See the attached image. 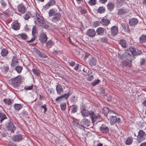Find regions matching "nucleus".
<instances>
[{"label":"nucleus","mask_w":146,"mask_h":146,"mask_svg":"<svg viewBox=\"0 0 146 146\" xmlns=\"http://www.w3.org/2000/svg\"><path fill=\"white\" fill-rule=\"evenodd\" d=\"M22 77L21 76L18 75L15 78L11 79V83L14 87H17L19 86L21 82Z\"/></svg>","instance_id":"1"},{"label":"nucleus","mask_w":146,"mask_h":146,"mask_svg":"<svg viewBox=\"0 0 146 146\" xmlns=\"http://www.w3.org/2000/svg\"><path fill=\"white\" fill-rule=\"evenodd\" d=\"M109 118L110 122L111 125H114L115 123H119L121 122L120 119L116 116L110 115Z\"/></svg>","instance_id":"2"},{"label":"nucleus","mask_w":146,"mask_h":146,"mask_svg":"<svg viewBox=\"0 0 146 146\" xmlns=\"http://www.w3.org/2000/svg\"><path fill=\"white\" fill-rule=\"evenodd\" d=\"M90 116L91 119L92 123H94L100 117V115L99 114H95L92 111H91V114Z\"/></svg>","instance_id":"3"},{"label":"nucleus","mask_w":146,"mask_h":146,"mask_svg":"<svg viewBox=\"0 0 146 146\" xmlns=\"http://www.w3.org/2000/svg\"><path fill=\"white\" fill-rule=\"evenodd\" d=\"M90 123L88 119L85 118L82 119L80 122L82 127H86L90 125Z\"/></svg>","instance_id":"4"},{"label":"nucleus","mask_w":146,"mask_h":146,"mask_svg":"<svg viewBox=\"0 0 146 146\" xmlns=\"http://www.w3.org/2000/svg\"><path fill=\"white\" fill-rule=\"evenodd\" d=\"M61 17L60 13L57 14L56 15L54 16L52 19V21L56 23L61 21Z\"/></svg>","instance_id":"5"},{"label":"nucleus","mask_w":146,"mask_h":146,"mask_svg":"<svg viewBox=\"0 0 146 146\" xmlns=\"http://www.w3.org/2000/svg\"><path fill=\"white\" fill-rule=\"evenodd\" d=\"M17 8L18 11L21 13L23 14L25 12L26 7L23 3L19 4Z\"/></svg>","instance_id":"6"},{"label":"nucleus","mask_w":146,"mask_h":146,"mask_svg":"<svg viewBox=\"0 0 146 146\" xmlns=\"http://www.w3.org/2000/svg\"><path fill=\"white\" fill-rule=\"evenodd\" d=\"M96 34V32L94 29H90L87 31L86 32V35L91 38L94 37Z\"/></svg>","instance_id":"7"},{"label":"nucleus","mask_w":146,"mask_h":146,"mask_svg":"<svg viewBox=\"0 0 146 146\" xmlns=\"http://www.w3.org/2000/svg\"><path fill=\"white\" fill-rule=\"evenodd\" d=\"M47 39V38L46 35L44 33H42L40 35L39 40L42 43H45Z\"/></svg>","instance_id":"8"},{"label":"nucleus","mask_w":146,"mask_h":146,"mask_svg":"<svg viewBox=\"0 0 146 146\" xmlns=\"http://www.w3.org/2000/svg\"><path fill=\"white\" fill-rule=\"evenodd\" d=\"M125 52L129 55H131V54L133 55H137L135 48L133 47H130L129 49L126 50Z\"/></svg>","instance_id":"9"},{"label":"nucleus","mask_w":146,"mask_h":146,"mask_svg":"<svg viewBox=\"0 0 146 146\" xmlns=\"http://www.w3.org/2000/svg\"><path fill=\"white\" fill-rule=\"evenodd\" d=\"M7 129L9 131L13 132L15 130V127L11 122L8 123L7 125Z\"/></svg>","instance_id":"10"},{"label":"nucleus","mask_w":146,"mask_h":146,"mask_svg":"<svg viewBox=\"0 0 146 146\" xmlns=\"http://www.w3.org/2000/svg\"><path fill=\"white\" fill-rule=\"evenodd\" d=\"M12 28L15 30H18L20 28L19 23L17 21H15L12 24Z\"/></svg>","instance_id":"11"},{"label":"nucleus","mask_w":146,"mask_h":146,"mask_svg":"<svg viewBox=\"0 0 146 146\" xmlns=\"http://www.w3.org/2000/svg\"><path fill=\"white\" fill-rule=\"evenodd\" d=\"M1 69L2 73L3 74H5L9 71V66L7 65H4L1 67Z\"/></svg>","instance_id":"12"},{"label":"nucleus","mask_w":146,"mask_h":146,"mask_svg":"<svg viewBox=\"0 0 146 146\" xmlns=\"http://www.w3.org/2000/svg\"><path fill=\"white\" fill-rule=\"evenodd\" d=\"M145 135V133L142 130H140L139 131L138 135V138L141 140H144L145 139L144 137Z\"/></svg>","instance_id":"13"},{"label":"nucleus","mask_w":146,"mask_h":146,"mask_svg":"<svg viewBox=\"0 0 146 146\" xmlns=\"http://www.w3.org/2000/svg\"><path fill=\"white\" fill-rule=\"evenodd\" d=\"M91 111H89L87 110L83 109L82 110L81 113L83 116L87 117L90 115Z\"/></svg>","instance_id":"14"},{"label":"nucleus","mask_w":146,"mask_h":146,"mask_svg":"<svg viewBox=\"0 0 146 146\" xmlns=\"http://www.w3.org/2000/svg\"><path fill=\"white\" fill-rule=\"evenodd\" d=\"M128 11L127 8L123 7L119 10L117 14L119 15H122L128 12Z\"/></svg>","instance_id":"15"},{"label":"nucleus","mask_w":146,"mask_h":146,"mask_svg":"<svg viewBox=\"0 0 146 146\" xmlns=\"http://www.w3.org/2000/svg\"><path fill=\"white\" fill-rule=\"evenodd\" d=\"M36 26L34 27L33 28V31H32V34L33 36V37L31 39L29 40H28L27 41V42H33L35 39V33L36 32Z\"/></svg>","instance_id":"16"},{"label":"nucleus","mask_w":146,"mask_h":146,"mask_svg":"<svg viewBox=\"0 0 146 146\" xmlns=\"http://www.w3.org/2000/svg\"><path fill=\"white\" fill-rule=\"evenodd\" d=\"M49 17H52L56 15V14H58L57 13V10L53 9L49 10L48 12Z\"/></svg>","instance_id":"17"},{"label":"nucleus","mask_w":146,"mask_h":146,"mask_svg":"<svg viewBox=\"0 0 146 146\" xmlns=\"http://www.w3.org/2000/svg\"><path fill=\"white\" fill-rule=\"evenodd\" d=\"M89 64L91 66H96V60L94 58H90L89 59Z\"/></svg>","instance_id":"18"},{"label":"nucleus","mask_w":146,"mask_h":146,"mask_svg":"<svg viewBox=\"0 0 146 146\" xmlns=\"http://www.w3.org/2000/svg\"><path fill=\"white\" fill-rule=\"evenodd\" d=\"M105 31V29L102 27H99L96 30V33L98 35H102L104 33Z\"/></svg>","instance_id":"19"},{"label":"nucleus","mask_w":146,"mask_h":146,"mask_svg":"<svg viewBox=\"0 0 146 146\" xmlns=\"http://www.w3.org/2000/svg\"><path fill=\"white\" fill-rule=\"evenodd\" d=\"M111 31L112 35L113 36L116 35L118 32L117 27L116 26H113L111 28Z\"/></svg>","instance_id":"20"},{"label":"nucleus","mask_w":146,"mask_h":146,"mask_svg":"<svg viewBox=\"0 0 146 146\" xmlns=\"http://www.w3.org/2000/svg\"><path fill=\"white\" fill-rule=\"evenodd\" d=\"M138 22V21L137 19L133 18L129 20V24L131 26H134L136 25Z\"/></svg>","instance_id":"21"},{"label":"nucleus","mask_w":146,"mask_h":146,"mask_svg":"<svg viewBox=\"0 0 146 146\" xmlns=\"http://www.w3.org/2000/svg\"><path fill=\"white\" fill-rule=\"evenodd\" d=\"M69 95V93H67L66 94H65L64 95H62L60 97H58L56 99V101H61L62 99L63 98H66V99H67Z\"/></svg>","instance_id":"22"},{"label":"nucleus","mask_w":146,"mask_h":146,"mask_svg":"<svg viewBox=\"0 0 146 146\" xmlns=\"http://www.w3.org/2000/svg\"><path fill=\"white\" fill-rule=\"evenodd\" d=\"M56 90L58 94L61 95L63 91V89L60 85L58 84L56 86Z\"/></svg>","instance_id":"23"},{"label":"nucleus","mask_w":146,"mask_h":146,"mask_svg":"<svg viewBox=\"0 0 146 146\" xmlns=\"http://www.w3.org/2000/svg\"><path fill=\"white\" fill-rule=\"evenodd\" d=\"M22 137L21 135H20L13 136L12 138V139L15 141L17 142L22 139Z\"/></svg>","instance_id":"24"},{"label":"nucleus","mask_w":146,"mask_h":146,"mask_svg":"<svg viewBox=\"0 0 146 146\" xmlns=\"http://www.w3.org/2000/svg\"><path fill=\"white\" fill-rule=\"evenodd\" d=\"M100 129L101 131L105 133H106L109 130L108 128L104 125H102Z\"/></svg>","instance_id":"25"},{"label":"nucleus","mask_w":146,"mask_h":146,"mask_svg":"<svg viewBox=\"0 0 146 146\" xmlns=\"http://www.w3.org/2000/svg\"><path fill=\"white\" fill-rule=\"evenodd\" d=\"M18 62L17 58L15 56L13 57L12 61L11 66H14L17 65Z\"/></svg>","instance_id":"26"},{"label":"nucleus","mask_w":146,"mask_h":146,"mask_svg":"<svg viewBox=\"0 0 146 146\" xmlns=\"http://www.w3.org/2000/svg\"><path fill=\"white\" fill-rule=\"evenodd\" d=\"M101 23L103 25L107 26L110 23V21L109 20L105 18H103L102 19L101 21Z\"/></svg>","instance_id":"27"},{"label":"nucleus","mask_w":146,"mask_h":146,"mask_svg":"<svg viewBox=\"0 0 146 146\" xmlns=\"http://www.w3.org/2000/svg\"><path fill=\"white\" fill-rule=\"evenodd\" d=\"M7 118V117L5 114L2 112L0 111V121L1 123L4 119Z\"/></svg>","instance_id":"28"},{"label":"nucleus","mask_w":146,"mask_h":146,"mask_svg":"<svg viewBox=\"0 0 146 146\" xmlns=\"http://www.w3.org/2000/svg\"><path fill=\"white\" fill-rule=\"evenodd\" d=\"M12 12L11 9H7L5 12V16L7 17H9L12 15Z\"/></svg>","instance_id":"29"},{"label":"nucleus","mask_w":146,"mask_h":146,"mask_svg":"<svg viewBox=\"0 0 146 146\" xmlns=\"http://www.w3.org/2000/svg\"><path fill=\"white\" fill-rule=\"evenodd\" d=\"M8 53V51L5 48H4L2 49L1 51V56H6Z\"/></svg>","instance_id":"30"},{"label":"nucleus","mask_w":146,"mask_h":146,"mask_svg":"<svg viewBox=\"0 0 146 146\" xmlns=\"http://www.w3.org/2000/svg\"><path fill=\"white\" fill-rule=\"evenodd\" d=\"M35 19L38 22L39 25H40V24L42 23L44 20L42 19L41 17L40 16H37L35 18Z\"/></svg>","instance_id":"31"},{"label":"nucleus","mask_w":146,"mask_h":146,"mask_svg":"<svg viewBox=\"0 0 146 146\" xmlns=\"http://www.w3.org/2000/svg\"><path fill=\"white\" fill-rule=\"evenodd\" d=\"M107 6L108 9L111 11L113 9L114 5L113 3L110 2L108 4Z\"/></svg>","instance_id":"32"},{"label":"nucleus","mask_w":146,"mask_h":146,"mask_svg":"<svg viewBox=\"0 0 146 146\" xmlns=\"http://www.w3.org/2000/svg\"><path fill=\"white\" fill-rule=\"evenodd\" d=\"M14 107L16 110L18 111L22 108V106L20 104H15L14 105Z\"/></svg>","instance_id":"33"},{"label":"nucleus","mask_w":146,"mask_h":146,"mask_svg":"<svg viewBox=\"0 0 146 146\" xmlns=\"http://www.w3.org/2000/svg\"><path fill=\"white\" fill-rule=\"evenodd\" d=\"M22 68L23 67L22 66H16L15 69L18 73L19 74L21 73Z\"/></svg>","instance_id":"34"},{"label":"nucleus","mask_w":146,"mask_h":146,"mask_svg":"<svg viewBox=\"0 0 146 146\" xmlns=\"http://www.w3.org/2000/svg\"><path fill=\"white\" fill-rule=\"evenodd\" d=\"M146 40V36L144 35H142L139 38L140 42L141 43H143L145 42Z\"/></svg>","instance_id":"35"},{"label":"nucleus","mask_w":146,"mask_h":146,"mask_svg":"<svg viewBox=\"0 0 146 146\" xmlns=\"http://www.w3.org/2000/svg\"><path fill=\"white\" fill-rule=\"evenodd\" d=\"M119 43L122 46L123 48L126 47V42L124 40H121L119 41Z\"/></svg>","instance_id":"36"},{"label":"nucleus","mask_w":146,"mask_h":146,"mask_svg":"<svg viewBox=\"0 0 146 146\" xmlns=\"http://www.w3.org/2000/svg\"><path fill=\"white\" fill-rule=\"evenodd\" d=\"M133 139L131 137H128L125 142L126 144L127 145L131 144L132 142Z\"/></svg>","instance_id":"37"},{"label":"nucleus","mask_w":146,"mask_h":146,"mask_svg":"<svg viewBox=\"0 0 146 146\" xmlns=\"http://www.w3.org/2000/svg\"><path fill=\"white\" fill-rule=\"evenodd\" d=\"M54 44L52 41L50 40L48 41L46 44V46L48 48H50Z\"/></svg>","instance_id":"38"},{"label":"nucleus","mask_w":146,"mask_h":146,"mask_svg":"<svg viewBox=\"0 0 146 146\" xmlns=\"http://www.w3.org/2000/svg\"><path fill=\"white\" fill-rule=\"evenodd\" d=\"M105 9L103 7H100L98 9V12L102 13H104L105 11Z\"/></svg>","instance_id":"39"},{"label":"nucleus","mask_w":146,"mask_h":146,"mask_svg":"<svg viewBox=\"0 0 146 146\" xmlns=\"http://www.w3.org/2000/svg\"><path fill=\"white\" fill-rule=\"evenodd\" d=\"M71 110L73 113L76 112L77 110V106L75 105H72L71 107Z\"/></svg>","instance_id":"40"},{"label":"nucleus","mask_w":146,"mask_h":146,"mask_svg":"<svg viewBox=\"0 0 146 146\" xmlns=\"http://www.w3.org/2000/svg\"><path fill=\"white\" fill-rule=\"evenodd\" d=\"M4 102H5V104L8 105H10L11 104V100L7 99H4L3 100Z\"/></svg>","instance_id":"41"},{"label":"nucleus","mask_w":146,"mask_h":146,"mask_svg":"<svg viewBox=\"0 0 146 146\" xmlns=\"http://www.w3.org/2000/svg\"><path fill=\"white\" fill-rule=\"evenodd\" d=\"M19 35L23 40L26 39L27 37V35L25 33H21L19 34Z\"/></svg>","instance_id":"42"},{"label":"nucleus","mask_w":146,"mask_h":146,"mask_svg":"<svg viewBox=\"0 0 146 146\" xmlns=\"http://www.w3.org/2000/svg\"><path fill=\"white\" fill-rule=\"evenodd\" d=\"M109 109L107 108H104L103 109V113L105 115H106L108 112H109Z\"/></svg>","instance_id":"43"},{"label":"nucleus","mask_w":146,"mask_h":146,"mask_svg":"<svg viewBox=\"0 0 146 146\" xmlns=\"http://www.w3.org/2000/svg\"><path fill=\"white\" fill-rule=\"evenodd\" d=\"M101 23V21H96L94 22L93 24V27H96L97 26H98L100 25V24Z\"/></svg>","instance_id":"44"},{"label":"nucleus","mask_w":146,"mask_h":146,"mask_svg":"<svg viewBox=\"0 0 146 146\" xmlns=\"http://www.w3.org/2000/svg\"><path fill=\"white\" fill-rule=\"evenodd\" d=\"M40 27L43 28H48V25L44 23V21L40 24V25H39Z\"/></svg>","instance_id":"45"},{"label":"nucleus","mask_w":146,"mask_h":146,"mask_svg":"<svg viewBox=\"0 0 146 146\" xmlns=\"http://www.w3.org/2000/svg\"><path fill=\"white\" fill-rule=\"evenodd\" d=\"M96 0H90L88 2L89 4L91 5H94L96 4Z\"/></svg>","instance_id":"46"},{"label":"nucleus","mask_w":146,"mask_h":146,"mask_svg":"<svg viewBox=\"0 0 146 146\" xmlns=\"http://www.w3.org/2000/svg\"><path fill=\"white\" fill-rule=\"evenodd\" d=\"M100 82V80L98 79L95 80L92 83V86H94L98 84Z\"/></svg>","instance_id":"47"},{"label":"nucleus","mask_w":146,"mask_h":146,"mask_svg":"<svg viewBox=\"0 0 146 146\" xmlns=\"http://www.w3.org/2000/svg\"><path fill=\"white\" fill-rule=\"evenodd\" d=\"M60 104L62 110H64L66 108V104L65 103H62V104L61 103Z\"/></svg>","instance_id":"48"},{"label":"nucleus","mask_w":146,"mask_h":146,"mask_svg":"<svg viewBox=\"0 0 146 146\" xmlns=\"http://www.w3.org/2000/svg\"><path fill=\"white\" fill-rule=\"evenodd\" d=\"M33 85L32 84L30 86H26L24 88V89L26 90H32L33 88Z\"/></svg>","instance_id":"49"},{"label":"nucleus","mask_w":146,"mask_h":146,"mask_svg":"<svg viewBox=\"0 0 146 146\" xmlns=\"http://www.w3.org/2000/svg\"><path fill=\"white\" fill-rule=\"evenodd\" d=\"M33 72V73L36 75L37 76H39L40 75V73L37 70H36L34 68L32 70Z\"/></svg>","instance_id":"50"},{"label":"nucleus","mask_w":146,"mask_h":146,"mask_svg":"<svg viewBox=\"0 0 146 146\" xmlns=\"http://www.w3.org/2000/svg\"><path fill=\"white\" fill-rule=\"evenodd\" d=\"M38 55L40 57L42 58H46L48 57L46 56L44 54L41 52H40V53H39Z\"/></svg>","instance_id":"51"},{"label":"nucleus","mask_w":146,"mask_h":146,"mask_svg":"<svg viewBox=\"0 0 146 146\" xmlns=\"http://www.w3.org/2000/svg\"><path fill=\"white\" fill-rule=\"evenodd\" d=\"M1 5L4 7L7 5V3L5 1L3 0H1L0 1Z\"/></svg>","instance_id":"52"},{"label":"nucleus","mask_w":146,"mask_h":146,"mask_svg":"<svg viewBox=\"0 0 146 146\" xmlns=\"http://www.w3.org/2000/svg\"><path fill=\"white\" fill-rule=\"evenodd\" d=\"M41 111H43L44 113H45L47 110V108L46 107V105H44L41 106Z\"/></svg>","instance_id":"53"},{"label":"nucleus","mask_w":146,"mask_h":146,"mask_svg":"<svg viewBox=\"0 0 146 146\" xmlns=\"http://www.w3.org/2000/svg\"><path fill=\"white\" fill-rule=\"evenodd\" d=\"M88 76L87 77L88 80L90 81L92 80L94 78V76L92 75H88Z\"/></svg>","instance_id":"54"},{"label":"nucleus","mask_w":146,"mask_h":146,"mask_svg":"<svg viewBox=\"0 0 146 146\" xmlns=\"http://www.w3.org/2000/svg\"><path fill=\"white\" fill-rule=\"evenodd\" d=\"M48 3L51 6L54 5L55 4V1L54 0H50Z\"/></svg>","instance_id":"55"},{"label":"nucleus","mask_w":146,"mask_h":146,"mask_svg":"<svg viewBox=\"0 0 146 146\" xmlns=\"http://www.w3.org/2000/svg\"><path fill=\"white\" fill-rule=\"evenodd\" d=\"M51 5H50V4H49V3H48L44 5V8L45 10L47 9Z\"/></svg>","instance_id":"56"},{"label":"nucleus","mask_w":146,"mask_h":146,"mask_svg":"<svg viewBox=\"0 0 146 146\" xmlns=\"http://www.w3.org/2000/svg\"><path fill=\"white\" fill-rule=\"evenodd\" d=\"M51 5H50V4H49V3H48L44 5V8L45 10L47 9Z\"/></svg>","instance_id":"57"},{"label":"nucleus","mask_w":146,"mask_h":146,"mask_svg":"<svg viewBox=\"0 0 146 146\" xmlns=\"http://www.w3.org/2000/svg\"><path fill=\"white\" fill-rule=\"evenodd\" d=\"M23 17L25 20H27L30 18V16L29 14H26Z\"/></svg>","instance_id":"58"},{"label":"nucleus","mask_w":146,"mask_h":146,"mask_svg":"<svg viewBox=\"0 0 146 146\" xmlns=\"http://www.w3.org/2000/svg\"><path fill=\"white\" fill-rule=\"evenodd\" d=\"M60 51H57L56 50H54L53 51L52 53L54 55H59L60 54Z\"/></svg>","instance_id":"59"},{"label":"nucleus","mask_w":146,"mask_h":146,"mask_svg":"<svg viewBox=\"0 0 146 146\" xmlns=\"http://www.w3.org/2000/svg\"><path fill=\"white\" fill-rule=\"evenodd\" d=\"M69 65L71 66H74L75 65V63L74 61H71L69 62Z\"/></svg>","instance_id":"60"},{"label":"nucleus","mask_w":146,"mask_h":146,"mask_svg":"<svg viewBox=\"0 0 146 146\" xmlns=\"http://www.w3.org/2000/svg\"><path fill=\"white\" fill-rule=\"evenodd\" d=\"M34 51L38 55V54L40 51L37 48H35L34 49Z\"/></svg>","instance_id":"61"},{"label":"nucleus","mask_w":146,"mask_h":146,"mask_svg":"<svg viewBox=\"0 0 146 146\" xmlns=\"http://www.w3.org/2000/svg\"><path fill=\"white\" fill-rule=\"evenodd\" d=\"M80 12L84 14L87 12V11L85 9H81L80 11Z\"/></svg>","instance_id":"62"},{"label":"nucleus","mask_w":146,"mask_h":146,"mask_svg":"<svg viewBox=\"0 0 146 146\" xmlns=\"http://www.w3.org/2000/svg\"><path fill=\"white\" fill-rule=\"evenodd\" d=\"M123 0H117V3L120 5L123 2Z\"/></svg>","instance_id":"63"},{"label":"nucleus","mask_w":146,"mask_h":146,"mask_svg":"<svg viewBox=\"0 0 146 146\" xmlns=\"http://www.w3.org/2000/svg\"><path fill=\"white\" fill-rule=\"evenodd\" d=\"M79 66V64H77L74 67V69L76 70H77L78 69Z\"/></svg>","instance_id":"64"}]
</instances>
